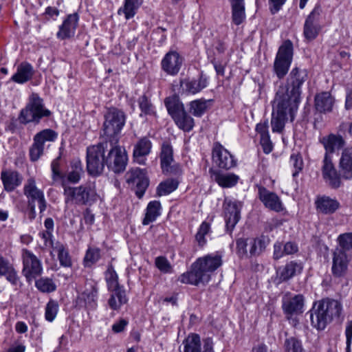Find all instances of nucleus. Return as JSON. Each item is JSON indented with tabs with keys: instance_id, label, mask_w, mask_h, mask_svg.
Returning a JSON list of instances; mask_svg holds the SVG:
<instances>
[{
	"instance_id": "obj_1",
	"label": "nucleus",
	"mask_w": 352,
	"mask_h": 352,
	"mask_svg": "<svg viewBox=\"0 0 352 352\" xmlns=\"http://www.w3.org/2000/svg\"><path fill=\"white\" fill-rule=\"evenodd\" d=\"M223 255L219 252L199 258L191 265L190 271L181 274L177 280L181 283L198 285L205 284L210 280V274L223 263Z\"/></svg>"
},
{
	"instance_id": "obj_2",
	"label": "nucleus",
	"mask_w": 352,
	"mask_h": 352,
	"mask_svg": "<svg viewBox=\"0 0 352 352\" xmlns=\"http://www.w3.org/2000/svg\"><path fill=\"white\" fill-rule=\"evenodd\" d=\"M307 78L306 69L294 67L287 78V85L278 88L276 94L281 92L285 100L290 105L292 112L297 111L300 102L301 87Z\"/></svg>"
},
{
	"instance_id": "obj_3",
	"label": "nucleus",
	"mask_w": 352,
	"mask_h": 352,
	"mask_svg": "<svg viewBox=\"0 0 352 352\" xmlns=\"http://www.w3.org/2000/svg\"><path fill=\"white\" fill-rule=\"evenodd\" d=\"M342 311V305L336 300L324 299L318 307L311 314L312 325L319 330L324 329L333 318L339 317Z\"/></svg>"
},
{
	"instance_id": "obj_4",
	"label": "nucleus",
	"mask_w": 352,
	"mask_h": 352,
	"mask_svg": "<svg viewBox=\"0 0 352 352\" xmlns=\"http://www.w3.org/2000/svg\"><path fill=\"white\" fill-rule=\"evenodd\" d=\"M52 115L51 111L45 107L43 100L36 93H32L28 98V101L19 113V120L21 124L30 122L38 124L43 118Z\"/></svg>"
},
{
	"instance_id": "obj_5",
	"label": "nucleus",
	"mask_w": 352,
	"mask_h": 352,
	"mask_svg": "<svg viewBox=\"0 0 352 352\" xmlns=\"http://www.w3.org/2000/svg\"><path fill=\"white\" fill-rule=\"evenodd\" d=\"M164 103L168 113L179 129L184 132H190L193 129L195 120L186 111L184 104L178 98H166Z\"/></svg>"
},
{
	"instance_id": "obj_6",
	"label": "nucleus",
	"mask_w": 352,
	"mask_h": 352,
	"mask_svg": "<svg viewBox=\"0 0 352 352\" xmlns=\"http://www.w3.org/2000/svg\"><path fill=\"white\" fill-rule=\"evenodd\" d=\"M65 204L87 205L96 200L97 193L94 185L87 184L78 187L63 186Z\"/></svg>"
},
{
	"instance_id": "obj_7",
	"label": "nucleus",
	"mask_w": 352,
	"mask_h": 352,
	"mask_svg": "<svg viewBox=\"0 0 352 352\" xmlns=\"http://www.w3.org/2000/svg\"><path fill=\"white\" fill-rule=\"evenodd\" d=\"M281 92L276 94L274 104L271 118L272 131L273 133H280L283 131L285 122L287 120V115H289L291 120L294 119L297 111L292 112L291 107L285 100Z\"/></svg>"
},
{
	"instance_id": "obj_8",
	"label": "nucleus",
	"mask_w": 352,
	"mask_h": 352,
	"mask_svg": "<svg viewBox=\"0 0 352 352\" xmlns=\"http://www.w3.org/2000/svg\"><path fill=\"white\" fill-rule=\"evenodd\" d=\"M108 145L109 142L107 140L87 148V170L89 175L98 176L103 172L106 164L104 153Z\"/></svg>"
},
{
	"instance_id": "obj_9",
	"label": "nucleus",
	"mask_w": 352,
	"mask_h": 352,
	"mask_svg": "<svg viewBox=\"0 0 352 352\" xmlns=\"http://www.w3.org/2000/svg\"><path fill=\"white\" fill-rule=\"evenodd\" d=\"M110 149L106 156V166L109 170L115 173H120L125 170L128 155L125 148L118 144V138H113L109 140Z\"/></svg>"
},
{
	"instance_id": "obj_10",
	"label": "nucleus",
	"mask_w": 352,
	"mask_h": 352,
	"mask_svg": "<svg viewBox=\"0 0 352 352\" xmlns=\"http://www.w3.org/2000/svg\"><path fill=\"white\" fill-rule=\"evenodd\" d=\"M294 46L290 40H285L279 47L274 62V71L279 79L283 78L291 66Z\"/></svg>"
},
{
	"instance_id": "obj_11",
	"label": "nucleus",
	"mask_w": 352,
	"mask_h": 352,
	"mask_svg": "<svg viewBox=\"0 0 352 352\" xmlns=\"http://www.w3.org/2000/svg\"><path fill=\"white\" fill-rule=\"evenodd\" d=\"M126 117L124 113L116 108H109L104 115L103 124L104 134L109 137V140L118 138L125 124Z\"/></svg>"
},
{
	"instance_id": "obj_12",
	"label": "nucleus",
	"mask_w": 352,
	"mask_h": 352,
	"mask_svg": "<svg viewBox=\"0 0 352 352\" xmlns=\"http://www.w3.org/2000/svg\"><path fill=\"white\" fill-rule=\"evenodd\" d=\"M23 269L22 274L29 283L35 280L43 273L41 261L30 250L23 249L21 253Z\"/></svg>"
},
{
	"instance_id": "obj_13",
	"label": "nucleus",
	"mask_w": 352,
	"mask_h": 352,
	"mask_svg": "<svg viewBox=\"0 0 352 352\" xmlns=\"http://www.w3.org/2000/svg\"><path fill=\"white\" fill-rule=\"evenodd\" d=\"M322 12L321 6L317 3L307 16L303 26V35L307 41L314 40L321 31L320 17Z\"/></svg>"
},
{
	"instance_id": "obj_14",
	"label": "nucleus",
	"mask_w": 352,
	"mask_h": 352,
	"mask_svg": "<svg viewBox=\"0 0 352 352\" xmlns=\"http://www.w3.org/2000/svg\"><path fill=\"white\" fill-rule=\"evenodd\" d=\"M126 182L134 189L138 198H142L149 184L145 169L131 168L126 173Z\"/></svg>"
},
{
	"instance_id": "obj_15",
	"label": "nucleus",
	"mask_w": 352,
	"mask_h": 352,
	"mask_svg": "<svg viewBox=\"0 0 352 352\" xmlns=\"http://www.w3.org/2000/svg\"><path fill=\"white\" fill-rule=\"evenodd\" d=\"M23 193L28 199V204L38 202L39 214L41 217L47 208V204L43 191L37 188L34 178L28 179L23 186Z\"/></svg>"
},
{
	"instance_id": "obj_16",
	"label": "nucleus",
	"mask_w": 352,
	"mask_h": 352,
	"mask_svg": "<svg viewBox=\"0 0 352 352\" xmlns=\"http://www.w3.org/2000/svg\"><path fill=\"white\" fill-rule=\"evenodd\" d=\"M57 137V133L52 129H44L36 134L34 143L30 148V160L37 161L43 153L45 142H53Z\"/></svg>"
},
{
	"instance_id": "obj_17",
	"label": "nucleus",
	"mask_w": 352,
	"mask_h": 352,
	"mask_svg": "<svg viewBox=\"0 0 352 352\" xmlns=\"http://www.w3.org/2000/svg\"><path fill=\"white\" fill-rule=\"evenodd\" d=\"M184 60V57L177 51L170 50L161 60V69L166 74L175 76L180 72Z\"/></svg>"
},
{
	"instance_id": "obj_18",
	"label": "nucleus",
	"mask_w": 352,
	"mask_h": 352,
	"mask_svg": "<svg viewBox=\"0 0 352 352\" xmlns=\"http://www.w3.org/2000/svg\"><path fill=\"white\" fill-rule=\"evenodd\" d=\"M351 255L344 252L342 249H335L332 252L331 273L336 278L344 277L348 271Z\"/></svg>"
},
{
	"instance_id": "obj_19",
	"label": "nucleus",
	"mask_w": 352,
	"mask_h": 352,
	"mask_svg": "<svg viewBox=\"0 0 352 352\" xmlns=\"http://www.w3.org/2000/svg\"><path fill=\"white\" fill-rule=\"evenodd\" d=\"M209 85V77L201 72L197 79L184 78L180 80V93L182 94H192L199 93Z\"/></svg>"
},
{
	"instance_id": "obj_20",
	"label": "nucleus",
	"mask_w": 352,
	"mask_h": 352,
	"mask_svg": "<svg viewBox=\"0 0 352 352\" xmlns=\"http://www.w3.org/2000/svg\"><path fill=\"white\" fill-rule=\"evenodd\" d=\"M212 158L216 165L221 169L229 170L236 165L234 157L220 144L214 145Z\"/></svg>"
},
{
	"instance_id": "obj_21",
	"label": "nucleus",
	"mask_w": 352,
	"mask_h": 352,
	"mask_svg": "<svg viewBox=\"0 0 352 352\" xmlns=\"http://www.w3.org/2000/svg\"><path fill=\"white\" fill-rule=\"evenodd\" d=\"M79 19L80 16L76 12L67 14L61 25L58 26V30L56 33L57 38L65 40L74 36Z\"/></svg>"
},
{
	"instance_id": "obj_22",
	"label": "nucleus",
	"mask_w": 352,
	"mask_h": 352,
	"mask_svg": "<svg viewBox=\"0 0 352 352\" xmlns=\"http://www.w3.org/2000/svg\"><path fill=\"white\" fill-rule=\"evenodd\" d=\"M322 163V173L324 181L333 188H339L341 179L340 174L332 163L331 157L324 155Z\"/></svg>"
},
{
	"instance_id": "obj_23",
	"label": "nucleus",
	"mask_w": 352,
	"mask_h": 352,
	"mask_svg": "<svg viewBox=\"0 0 352 352\" xmlns=\"http://www.w3.org/2000/svg\"><path fill=\"white\" fill-rule=\"evenodd\" d=\"M0 277H5L8 283L16 287H20L23 285L13 264L3 256H0Z\"/></svg>"
},
{
	"instance_id": "obj_24",
	"label": "nucleus",
	"mask_w": 352,
	"mask_h": 352,
	"mask_svg": "<svg viewBox=\"0 0 352 352\" xmlns=\"http://www.w3.org/2000/svg\"><path fill=\"white\" fill-rule=\"evenodd\" d=\"M160 166L164 173L177 172V165L175 164L173 146L168 142H164L160 155Z\"/></svg>"
},
{
	"instance_id": "obj_25",
	"label": "nucleus",
	"mask_w": 352,
	"mask_h": 352,
	"mask_svg": "<svg viewBox=\"0 0 352 352\" xmlns=\"http://www.w3.org/2000/svg\"><path fill=\"white\" fill-rule=\"evenodd\" d=\"M206 341L205 352H214L213 342L211 338L204 340ZM183 352H199L202 343L200 336L197 333H190L183 341Z\"/></svg>"
},
{
	"instance_id": "obj_26",
	"label": "nucleus",
	"mask_w": 352,
	"mask_h": 352,
	"mask_svg": "<svg viewBox=\"0 0 352 352\" xmlns=\"http://www.w3.org/2000/svg\"><path fill=\"white\" fill-rule=\"evenodd\" d=\"M223 209L227 230L232 232L241 218L240 207L235 201L226 200L223 204Z\"/></svg>"
},
{
	"instance_id": "obj_27",
	"label": "nucleus",
	"mask_w": 352,
	"mask_h": 352,
	"mask_svg": "<svg viewBox=\"0 0 352 352\" xmlns=\"http://www.w3.org/2000/svg\"><path fill=\"white\" fill-rule=\"evenodd\" d=\"M335 103V98L329 91H322L314 97V107L320 113L332 112Z\"/></svg>"
},
{
	"instance_id": "obj_28",
	"label": "nucleus",
	"mask_w": 352,
	"mask_h": 352,
	"mask_svg": "<svg viewBox=\"0 0 352 352\" xmlns=\"http://www.w3.org/2000/svg\"><path fill=\"white\" fill-rule=\"evenodd\" d=\"M258 195L259 199L266 208L276 212L283 210L281 200L276 193L270 192L264 187H260Z\"/></svg>"
},
{
	"instance_id": "obj_29",
	"label": "nucleus",
	"mask_w": 352,
	"mask_h": 352,
	"mask_svg": "<svg viewBox=\"0 0 352 352\" xmlns=\"http://www.w3.org/2000/svg\"><path fill=\"white\" fill-rule=\"evenodd\" d=\"M304 298L298 294L292 297L285 296L283 298V309L287 315L292 316L303 312Z\"/></svg>"
},
{
	"instance_id": "obj_30",
	"label": "nucleus",
	"mask_w": 352,
	"mask_h": 352,
	"mask_svg": "<svg viewBox=\"0 0 352 352\" xmlns=\"http://www.w3.org/2000/svg\"><path fill=\"white\" fill-rule=\"evenodd\" d=\"M303 269V264L300 261H291L278 268L277 274L281 281H287L293 277L300 274Z\"/></svg>"
},
{
	"instance_id": "obj_31",
	"label": "nucleus",
	"mask_w": 352,
	"mask_h": 352,
	"mask_svg": "<svg viewBox=\"0 0 352 352\" xmlns=\"http://www.w3.org/2000/svg\"><path fill=\"white\" fill-rule=\"evenodd\" d=\"M209 173L212 179L222 188H232L234 186L240 179L239 175L233 173H222L219 170L210 168Z\"/></svg>"
},
{
	"instance_id": "obj_32",
	"label": "nucleus",
	"mask_w": 352,
	"mask_h": 352,
	"mask_svg": "<svg viewBox=\"0 0 352 352\" xmlns=\"http://www.w3.org/2000/svg\"><path fill=\"white\" fill-rule=\"evenodd\" d=\"M98 288L92 286L89 289H87L77 298V304L87 310H94L97 307Z\"/></svg>"
},
{
	"instance_id": "obj_33",
	"label": "nucleus",
	"mask_w": 352,
	"mask_h": 352,
	"mask_svg": "<svg viewBox=\"0 0 352 352\" xmlns=\"http://www.w3.org/2000/svg\"><path fill=\"white\" fill-rule=\"evenodd\" d=\"M325 149L324 155L330 156L336 150H340L345 145V140L340 135L331 133L320 140Z\"/></svg>"
},
{
	"instance_id": "obj_34",
	"label": "nucleus",
	"mask_w": 352,
	"mask_h": 352,
	"mask_svg": "<svg viewBox=\"0 0 352 352\" xmlns=\"http://www.w3.org/2000/svg\"><path fill=\"white\" fill-rule=\"evenodd\" d=\"M4 190L7 192H12L19 186L23 181L22 176L14 170H2L1 173Z\"/></svg>"
},
{
	"instance_id": "obj_35",
	"label": "nucleus",
	"mask_w": 352,
	"mask_h": 352,
	"mask_svg": "<svg viewBox=\"0 0 352 352\" xmlns=\"http://www.w3.org/2000/svg\"><path fill=\"white\" fill-rule=\"evenodd\" d=\"M34 74L32 65L28 62H22L17 66L16 72L11 77V80L18 84H24L32 78Z\"/></svg>"
},
{
	"instance_id": "obj_36",
	"label": "nucleus",
	"mask_w": 352,
	"mask_h": 352,
	"mask_svg": "<svg viewBox=\"0 0 352 352\" xmlns=\"http://www.w3.org/2000/svg\"><path fill=\"white\" fill-rule=\"evenodd\" d=\"M152 143L147 138L140 139L134 146L133 156L134 160L140 164L145 163V157L148 155L151 151Z\"/></svg>"
},
{
	"instance_id": "obj_37",
	"label": "nucleus",
	"mask_w": 352,
	"mask_h": 352,
	"mask_svg": "<svg viewBox=\"0 0 352 352\" xmlns=\"http://www.w3.org/2000/svg\"><path fill=\"white\" fill-rule=\"evenodd\" d=\"M340 172L346 179L352 178V146L343 149L339 162Z\"/></svg>"
},
{
	"instance_id": "obj_38",
	"label": "nucleus",
	"mask_w": 352,
	"mask_h": 352,
	"mask_svg": "<svg viewBox=\"0 0 352 352\" xmlns=\"http://www.w3.org/2000/svg\"><path fill=\"white\" fill-rule=\"evenodd\" d=\"M316 209L323 214H332L340 207V203L328 196L318 197L315 201Z\"/></svg>"
},
{
	"instance_id": "obj_39",
	"label": "nucleus",
	"mask_w": 352,
	"mask_h": 352,
	"mask_svg": "<svg viewBox=\"0 0 352 352\" xmlns=\"http://www.w3.org/2000/svg\"><path fill=\"white\" fill-rule=\"evenodd\" d=\"M212 102L213 100H206L203 98L194 100L188 104L190 111L195 117L200 118L210 108Z\"/></svg>"
},
{
	"instance_id": "obj_40",
	"label": "nucleus",
	"mask_w": 352,
	"mask_h": 352,
	"mask_svg": "<svg viewBox=\"0 0 352 352\" xmlns=\"http://www.w3.org/2000/svg\"><path fill=\"white\" fill-rule=\"evenodd\" d=\"M142 3L143 0H124L123 6L118 9V14H124L125 19L129 20L136 14Z\"/></svg>"
},
{
	"instance_id": "obj_41",
	"label": "nucleus",
	"mask_w": 352,
	"mask_h": 352,
	"mask_svg": "<svg viewBox=\"0 0 352 352\" xmlns=\"http://www.w3.org/2000/svg\"><path fill=\"white\" fill-rule=\"evenodd\" d=\"M84 174L82 162L79 159H74L70 162L69 169L67 174V180L72 184H77Z\"/></svg>"
},
{
	"instance_id": "obj_42",
	"label": "nucleus",
	"mask_w": 352,
	"mask_h": 352,
	"mask_svg": "<svg viewBox=\"0 0 352 352\" xmlns=\"http://www.w3.org/2000/svg\"><path fill=\"white\" fill-rule=\"evenodd\" d=\"M111 292L112 294L108 300L109 306L113 310H119L128 301L125 290L124 289H118Z\"/></svg>"
},
{
	"instance_id": "obj_43",
	"label": "nucleus",
	"mask_w": 352,
	"mask_h": 352,
	"mask_svg": "<svg viewBox=\"0 0 352 352\" xmlns=\"http://www.w3.org/2000/svg\"><path fill=\"white\" fill-rule=\"evenodd\" d=\"M162 208L160 201L154 200L148 203L145 217L142 221V224L146 226L155 221L157 217L160 215V210Z\"/></svg>"
},
{
	"instance_id": "obj_44",
	"label": "nucleus",
	"mask_w": 352,
	"mask_h": 352,
	"mask_svg": "<svg viewBox=\"0 0 352 352\" xmlns=\"http://www.w3.org/2000/svg\"><path fill=\"white\" fill-rule=\"evenodd\" d=\"M138 104L141 111L140 114L141 117L156 116L157 112L155 107L146 95H142L138 98Z\"/></svg>"
},
{
	"instance_id": "obj_45",
	"label": "nucleus",
	"mask_w": 352,
	"mask_h": 352,
	"mask_svg": "<svg viewBox=\"0 0 352 352\" xmlns=\"http://www.w3.org/2000/svg\"><path fill=\"white\" fill-rule=\"evenodd\" d=\"M270 243V239L267 236L261 235L252 240L250 243V254L251 256L260 255Z\"/></svg>"
},
{
	"instance_id": "obj_46",
	"label": "nucleus",
	"mask_w": 352,
	"mask_h": 352,
	"mask_svg": "<svg viewBox=\"0 0 352 352\" xmlns=\"http://www.w3.org/2000/svg\"><path fill=\"white\" fill-rule=\"evenodd\" d=\"M179 186V182L176 179L169 178L159 184L156 189L157 195L166 196L175 191Z\"/></svg>"
},
{
	"instance_id": "obj_47",
	"label": "nucleus",
	"mask_w": 352,
	"mask_h": 352,
	"mask_svg": "<svg viewBox=\"0 0 352 352\" xmlns=\"http://www.w3.org/2000/svg\"><path fill=\"white\" fill-rule=\"evenodd\" d=\"M35 287L42 293H51L56 289L55 283L48 277H41L35 280Z\"/></svg>"
},
{
	"instance_id": "obj_48",
	"label": "nucleus",
	"mask_w": 352,
	"mask_h": 352,
	"mask_svg": "<svg viewBox=\"0 0 352 352\" xmlns=\"http://www.w3.org/2000/svg\"><path fill=\"white\" fill-rule=\"evenodd\" d=\"M211 232L210 224L207 221H203L197 229L195 234V240L199 247H204L207 243L206 236Z\"/></svg>"
},
{
	"instance_id": "obj_49",
	"label": "nucleus",
	"mask_w": 352,
	"mask_h": 352,
	"mask_svg": "<svg viewBox=\"0 0 352 352\" xmlns=\"http://www.w3.org/2000/svg\"><path fill=\"white\" fill-rule=\"evenodd\" d=\"M100 258V250L98 248L89 247L84 257L83 263L85 267H91Z\"/></svg>"
},
{
	"instance_id": "obj_50",
	"label": "nucleus",
	"mask_w": 352,
	"mask_h": 352,
	"mask_svg": "<svg viewBox=\"0 0 352 352\" xmlns=\"http://www.w3.org/2000/svg\"><path fill=\"white\" fill-rule=\"evenodd\" d=\"M232 8V22L239 25L242 23V0H228Z\"/></svg>"
},
{
	"instance_id": "obj_51",
	"label": "nucleus",
	"mask_w": 352,
	"mask_h": 352,
	"mask_svg": "<svg viewBox=\"0 0 352 352\" xmlns=\"http://www.w3.org/2000/svg\"><path fill=\"white\" fill-rule=\"evenodd\" d=\"M105 279L107 283L108 289L114 291L118 289H124L118 283V276L112 267L108 268L105 274Z\"/></svg>"
},
{
	"instance_id": "obj_52",
	"label": "nucleus",
	"mask_w": 352,
	"mask_h": 352,
	"mask_svg": "<svg viewBox=\"0 0 352 352\" xmlns=\"http://www.w3.org/2000/svg\"><path fill=\"white\" fill-rule=\"evenodd\" d=\"M338 241L339 247L336 249H342L344 252L351 254L352 252V232L340 234Z\"/></svg>"
},
{
	"instance_id": "obj_53",
	"label": "nucleus",
	"mask_w": 352,
	"mask_h": 352,
	"mask_svg": "<svg viewBox=\"0 0 352 352\" xmlns=\"http://www.w3.org/2000/svg\"><path fill=\"white\" fill-rule=\"evenodd\" d=\"M289 164L294 168L292 176L296 177L302 170L304 167V162L301 155L298 153H292L290 156Z\"/></svg>"
},
{
	"instance_id": "obj_54",
	"label": "nucleus",
	"mask_w": 352,
	"mask_h": 352,
	"mask_svg": "<svg viewBox=\"0 0 352 352\" xmlns=\"http://www.w3.org/2000/svg\"><path fill=\"white\" fill-rule=\"evenodd\" d=\"M284 346L285 352H305L301 341L294 337L286 339Z\"/></svg>"
},
{
	"instance_id": "obj_55",
	"label": "nucleus",
	"mask_w": 352,
	"mask_h": 352,
	"mask_svg": "<svg viewBox=\"0 0 352 352\" xmlns=\"http://www.w3.org/2000/svg\"><path fill=\"white\" fill-rule=\"evenodd\" d=\"M58 311V305L53 300H50L46 305L45 318L48 322H53Z\"/></svg>"
},
{
	"instance_id": "obj_56",
	"label": "nucleus",
	"mask_w": 352,
	"mask_h": 352,
	"mask_svg": "<svg viewBox=\"0 0 352 352\" xmlns=\"http://www.w3.org/2000/svg\"><path fill=\"white\" fill-rule=\"evenodd\" d=\"M58 258L61 266L69 267L72 266V260L68 250L63 245H59L57 247Z\"/></svg>"
},
{
	"instance_id": "obj_57",
	"label": "nucleus",
	"mask_w": 352,
	"mask_h": 352,
	"mask_svg": "<svg viewBox=\"0 0 352 352\" xmlns=\"http://www.w3.org/2000/svg\"><path fill=\"white\" fill-rule=\"evenodd\" d=\"M156 267L163 273L171 272L172 266L167 258L164 256H158L155 258Z\"/></svg>"
},
{
	"instance_id": "obj_58",
	"label": "nucleus",
	"mask_w": 352,
	"mask_h": 352,
	"mask_svg": "<svg viewBox=\"0 0 352 352\" xmlns=\"http://www.w3.org/2000/svg\"><path fill=\"white\" fill-rule=\"evenodd\" d=\"M60 156L54 159L51 163V169H52V179L54 181H56L58 179H60L63 177V175L60 170Z\"/></svg>"
},
{
	"instance_id": "obj_59",
	"label": "nucleus",
	"mask_w": 352,
	"mask_h": 352,
	"mask_svg": "<svg viewBox=\"0 0 352 352\" xmlns=\"http://www.w3.org/2000/svg\"><path fill=\"white\" fill-rule=\"evenodd\" d=\"M287 0H268L269 10L272 14L278 12Z\"/></svg>"
},
{
	"instance_id": "obj_60",
	"label": "nucleus",
	"mask_w": 352,
	"mask_h": 352,
	"mask_svg": "<svg viewBox=\"0 0 352 352\" xmlns=\"http://www.w3.org/2000/svg\"><path fill=\"white\" fill-rule=\"evenodd\" d=\"M261 145L263 148V152L266 154H269L272 151L273 145L270 140V135L261 137L260 138Z\"/></svg>"
},
{
	"instance_id": "obj_61",
	"label": "nucleus",
	"mask_w": 352,
	"mask_h": 352,
	"mask_svg": "<svg viewBox=\"0 0 352 352\" xmlns=\"http://www.w3.org/2000/svg\"><path fill=\"white\" fill-rule=\"evenodd\" d=\"M283 245H283L282 243L278 241L274 244V259L278 260L285 255Z\"/></svg>"
},
{
	"instance_id": "obj_62",
	"label": "nucleus",
	"mask_w": 352,
	"mask_h": 352,
	"mask_svg": "<svg viewBox=\"0 0 352 352\" xmlns=\"http://www.w3.org/2000/svg\"><path fill=\"white\" fill-rule=\"evenodd\" d=\"M345 336L346 344V349H351L352 343V320L348 321L346 324Z\"/></svg>"
},
{
	"instance_id": "obj_63",
	"label": "nucleus",
	"mask_w": 352,
	"mask_h": 352,
	"mask_svg": "<svg viewBox=\"0 0 352 352\" xmlns=\"http://www.w3.org/2000/svg\"><path fill=\"white\" fill-rule=\"evenodd\" d=\"M128 324L129 322L126 320L120 319L113 324L111 327L112 331L116 333H121L125 329Z\"/></svg>"
},
{
	"instance_id": "obj_64",
	"label": "nucleus",
	"mask_w": 352,
	"mask_h": 352,
	"mask_svg": "<svg viewBox=\"0 0 352 352\" xmlns=\"http://www.w3.org/2000/svg\"><path fill=\"white\" fill-rule=\"evenodd\" d=\"M268 128V122L267 120H265L264 122H261L256 124V131L260 135V138L265 135L267 136L270 135Z\"/></svg>"
}]
</instances>
